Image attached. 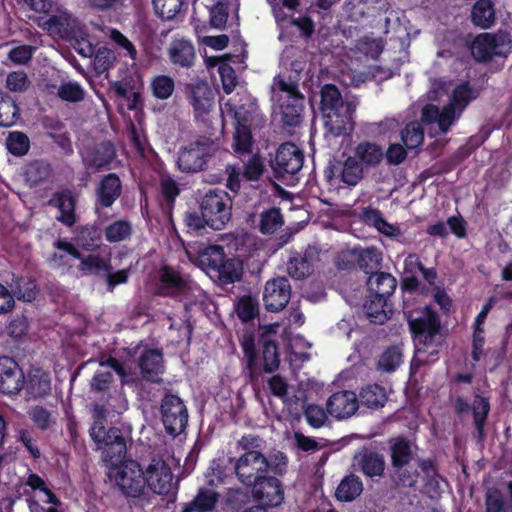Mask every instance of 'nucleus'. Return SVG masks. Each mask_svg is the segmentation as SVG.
<instances>
[{"label":"nucleus","instance_id":"obj_12","mask_svg":"<svg viewBox=\"0 0 512 512\" xmlns=\"http://www.w3.org/2000/svg\"><path fill=\"white\" fill-rule=\"evenodd\" d=\"M145 487L153 493L166 496L173 489V473L169 464L158 458H153L143 469Z\"/></svg>","mask_w":512,"mask_h":512},{"label":"nucleus","instance_id":"obj_14","mask_svg":"<svg viewBox=\"0 0 512 512\" xmlns=\"http://www.w3.org/2000/svg\"><path fill=\"white\" fill-rule=\"evenodd\" d=\"M189 290L187 279L172 266L163 265L159 270L155 295L178 299Z\"/></svg>","mask_w":512,"mask_h":512},{"label":"nucleus","instance_id":"obj_31","mask_svg":"<svg viewBox=\"0 0 512 512\" xmlns=\"http://www.w3.org/2000/svg\"><path fill=\"white\" fill-rule=\"evenodd\" d=\"M225 255L223 246L209 245L197 251L195 262L208 272L215 273L223 262Z\"/></svg>","mask_w":512,"mask_h":512},{"label":"nucleus","instance_id":"obj_48","mask_svg":"<svg viewBox=\"0 0 512 512\" xmlns=\"http://www.w3.org/2000/svg\"><path fill=\"white\" fill-rule=\"evenodd\" d=\"M283 224V216L278 207H271L260 214L259 231L264 235L273 234Z\"/></svg>","mask_w":512,"mask_h":512},{"label":"nucleus","instance_id":"obj_44","mask_svg":"<svg viewBox=\"0 0 512 512\" xmlns=\"http://www.w3.org/2000/svg\"><path fill=\"white\" fill-rule=\"evenodd\" d=\"M235 313L243 322L248 323L259 316V302L251 295H243L235 303Z\"/></svg>","mask_w":512,"mask_h":512},{"label":"nucleus","instance_id":"obj_2","mask_svg":"<svg viewBox=\"0 0 512 512\" xmlns=\"http://www.w3.org/2000/svg\"><path fill=\"white\" fill-rule=\"evenodd\" d=\"M407 322L415 344L416 360L421 364L435 362L442 346L439 314L430 305H426L417 317L409 312Z\"/></svg>","mask_w":512,"mask_h":512},{"label":"nucleus","instance_id":"obj_45","mask_svg":"<svg viewBox=\"0 0 512 512\" xmlns=\"http://www.w3.org/2000/svg\"><path fill=\"white\" fill-rule=\"evenodd\" d=\"M386 400L385 389L378 384L363 387L359 394V401L368 408L383 407Z\"/></svg>","mask_w":512,"mask_h":512},{"label":"nucleus","instance_id":"obj_24","mask_svg":"<svg viewBox=\"0 0 512 512\" xmlns=\"http://www.w3.org/2000/svg\"><path fill=\"white\" fill-rule=\"evenodd\" d=\"M383 147L373 141H360L353 149L352 156L366 169L377 168L384 159Z\"/></svg>","mask_w":512,"mask_h":512},{"label":"nucleus","instance_id":"obj_57","mask_svg":"<svg viewBox=\"0 0 512 512\" xmlns=\"http://www.w3.org/2000/svg\"><path fill=\"white\" fill-rule=\"evenodd\" d=\"M155 13L163 20H172L180 12L183 0H152Z\"/></svg>","mask_w":512,"mask_h":512},{"label":"nucleus","instance_id":"obj_64","mask_svg":"<svg viewBox=\"0 0 512 512\" xmlns=\"http://www.w3.org/2000/svg\"><path fill=\"white\" fill-rule=\"evenodd\" d=\"M248 501V495L240 488L229 489L225 496V505L233 511L242 509Z\"/></svg>","mask_w":512,"mask_h":512},{"label":"nucleus","instance_id":"obj_25","mask_svg":"<svg viewBox=\"0 0 512 512\" xmlns=\"http://www.w3.org/2000/svg\"><path fill=\"white\" fill-rule=\"evenodd\" d=\"M122 194V181L116 173H109L96 188V200L102 208H110Z\"/></svg>","mask_w":512,"mask_h":512},{"label":"nucleus","instance_id":"obj_23","mask_svg":"<svg viewBox=\"0 0 512 512\" xmlns=\"http://www.w3.org/2000/svg\"><path fill=\"white\" fill-rule=\"evenodd\" d=\"M319 260V253L314 247H308L303 253L292 256L287 263L288 274L294 279H305L314 271V265Z\"/></svg>","mask_w":512,"mask_h":512},{"label":"nucleus","instance_id":"obj_59","mask_svg":"<svg viewBox=\"0 0 512 512\" xmlns=\"http://www.w3.org/2000/svg\"><path fill=\"white\" fill-rule=\"evenodd\" d=\"M289 23L291 26L297 28L300 37L304 40H309L314 35L315 23L307 13L299 14L298 16H291Z\"/></svg>","mask_w":512,"mask_h":512},{"label":"nucleus","instance_id":"obj_16","mask_svg":"<svg viewBox=\"0 0 512 512\" xmlns=\"http://www.w3.org/2000/svg\"><path fill=\"white\" fill-rule=\"evenodd\" d=\"M24 386V373L19 364L9 356H0V393L17 395Z\"/></svg>","mask_w":512,"mask_h":512},{"label":"nucleus","instance_id":"obj_34","mask_svg":"<svg viewBox=\"0 0 512 512\" xmlns=\"http://www.w3.org/2000/svg\"><path fill=\"white\" fill-rule=\"evenodd\" d=\"M181 189L178 182L170 174H162L159 178V193L162 207L168 212L174 209Z\"/></svg>","mask_w":512,"mask_h":512},{"label":"nucleus","instance_id":"obj_32","mask_svg":"<svg viewBox=\"0 0 512 512\" xmlns=\"http://www.w3.org/2000/svg\"><path fill=\"white\" fill-rule=\"evenodd\" d=\"M471 22L481 29H489L495 23V7L492 0H477L472 6Z\"/></svg>","mask_w":512,"mask_h":512},{"label":"nucleus","instance_id":"obj_17","mask_svg":"<svg viewBox=\"0 0 512 512\" xmlns=\"http://www.w3.org/2000/svg\"><path fill=\"white\" fill-rule=\"evenodd\" d=\"M116 156L117 152L114 144L109 140H104L82 153V162L86 169L96 172L107 168Z\"/></svg>","mask_w":512,"mask_h":512},{"label":"nucleus","instance_id":"obj_11","mask_svg":"<svg viewBox=\"0 0 512 512\" xmlns=\"http://www.w3.org/2000/svg\"><path fill=\"white\" fill-rule=\"evenodd\" d=\"M510 43L511 40L507 34L482 33L473 40L471 54L477 62L487 63L494 56H505L506 53L501 48Z\"/></svg>","mask_w":512,"mask_h":512},{"label":"nucleus","instance_id":"obj_36","mask_svg":"<svg viewBox=\"0 0 512 512\" xmlns=\"http://www.w3.org/2000/svg\"><path fill=\"white\" fill-rule=\"evenodd\" d=\"M361 472L368 478L382 477L386 468L385 458L374 451H366L359 460Z\"/></svg>","mask_w":512,"mask_h":512},{"label":"nucleus","instance_id":"obj_62","mask_svg":"<svg viewBox=\"0 0 512 512\" xmlns=\"http://www.w3.org/2000/svg\"><path fill=\"white\" fill-rule=\"evenodd\" d=\"M29 418L31 421L38 427L40 430L45 431L51 426V413L48 409L43 406H35L32 407L28 412Z\"/></svg>","mask_w":512,"mask_h":512},{"label":"nucleus","instance_id":"obj_55","mask_svg":"<svg viewBox=\"0 0 512 512\" xmlns=\"http://www.w3.org/2000/svg\"><path fill=\"white\" fill-rule=\"evenodd\" d=\"M233 149L239 155L248 154L252 150L251 127H235Z\"/></svg>","mask_w":512,"mask_h":512},{"label":"nucleus","instance_id":"obj_60","mask_svg":"<svg viewBox=\"0 0 512 512\" xmlns=\"http://www.w3.org/2000/svg\"><path fill=\"white\" fill-rule=\"evenodd\" d=\"M472 99V88L469 82L457 85L452 91L451 103L453 107L463 110Z\"/></svg>","mask_w":512,"mask_h":512},{"label":"nucleus","instance_id":"obj_51","mask_svg":"<svg viewBox=\"0 0 512 512\" xmlns=\"http://www.w3.org/2000/svg\"><path fill=\"white\" fill-rule=\"evenodd\" d=\"M104 234L109 243L121 242L131 236L132 225L127 220H117L105 228Z\"/></svg>","mask_w":512,"mask_h":512},{"label":"nucleus","instance_id":"obj_39","mask_svg":"<svg viewBox=\"0 0 512 512\" xmlns=\"http://www.w3.org/2000/svg\"><path fill=\"white\" fill-rule=\"evenodd\" d=\"M389 298L378 297L375 293H368L364 303V311L372 323L383 324L387 319V307Z\"/></svg>","mask_w":512,"mask_h":512},{"label":"nucleus","instance_id":"obj_58","mask_svg":"<svg viewBox=\"0 0 512 512\" xmlns=\"http://www.w3.org/2000/svg\"><path fill=\"white\" fill-rule=\"evenodd\" d=\"M265 167L259 154H254L244 163L242 177L249 182L259 181L264 173Z\"/></svg>","mask_w":512,"mask_h":512},{"label":"nucleus","instance_id":"obj_13","mask_svg":"<svg viewBox=\"0 0 512 512\" xmlns=\"http://www.w3.org/2000/svg\"><path fill=\"white\" fill-rule=\"evenodd\" d=\"M278 476L272 473L266 474L263 479L250 486L253 498L265 507L275 508L284 501V488Z\"/></svg>","mask_w":512,"mask_h":512},{"label":"nucleus","instance_id":"obj_49","mask_svg":"<svg viewBox=\"0 0 512 512\" xmlns=\"http://www.w3.org/2000/svg\"><path fill=\"white\" fill-rule=\"evenodd\" d=\"M152 95L159 100H167L175 90V81L168 75H156L151 79Z\"/></svg>","mask_w":512,"mask_h":512},{"label":"nucleus","instance_id":"obj_61","mask_svg":"<svg viewBox=\"0 0 512 512\" xmlns=\"http://www.w3.org/2000/svg\"><path fill=\"white\" fill-rule=\"evenodd\" d=\"M327 413V409L315 404H308L304 410L306 421L313 428H320L325 424Z\"/></svg>","mask_w":512,"mask_h":512},{"label":"nucleus","instance_id":"obj_52","mask_svg":"<svg viewBox=\"0 0 512 512\" xmlns=\"http://www.w3.org/2000/svg\"><path fill=\"white\" fill-rule=\"evenodd\" d=\"M381 254L374 247L364 249L358 258V265L365 274L374 275L381 266Z\"/></svg>","mask_w":512,"mask_h":512},{"label":"nucleus","instance_id":"obj_43","mask_svg":"<svg viewBox=\"0 0 512 512\" xmlns=\"http://www.w3.org/2000/svg\"><path fill=\"white\" fill-rule=\"evenodd\" d=\"M472 413L475 429L480 438L484 436V428L490 412L489 399L481 395H475L472 403Z\"/></svg>","mask_w":512,"mask_h":512},{"label":"nucleus","instance_id":"obj_3","mask_svg":"<svg viewBox=\"0 0 512 512\" xmlns=\"http://www.w3.org/2000/svg\"><path fill=\"white\" fill-rule=\"evenodd\" d=\"M287 468V456L278 452L271 460L260 451L244 452L235 463L237 479L246 487L256 484L266 474L283 475Z\"/></svg>","mask_w":512,"mask_h":512},{"label":"nucleus","instance_id":"obj_6","mask_svg":"<svg viewBox=\"0 0 512 512\" xmlns=\"http://www.w3.org/2000/svg\"><path fill=\"white\" fill-rule=\"evenodd\" d=\"M200 210L214 230L225 228L232 217V199L221 189L209 190L202 198Z\"/></svg>","mask_w":512,"mask_h":512},{"label":"nucleus","instance_id":"obj_37","mask_svg":"<svg viewBox=\"0 0 512 512\" xmlns=\"http://www.w3.org/2000/svg\"><path fill=\"white\" fill-rule=\"evenodd\" d=\"M20 119V108L15 98L0 91V127L14 126Z\"/></svg>","mask_w":512,"mask_h":512},{"label":"nucleus","instance_id":"obj_5","mask_svg":"<svg viewBox=\"0 0 512 512\" xmlns=\"http://www.w3.org/2000/svg\"><path fill=\"white\" fill-rule=\"evenodd\" d=\"M218 149L219 146L213 139L207 136H199L196 140L179 149L177 168L183 173L203 171Z\"/></svg>","mask_w":512,"mask_h":512},{"label":"nucleus","instance_id":"obj_33","mask_svg":"<svg viewBox=\"0 0 512 512\" xmlns=\"http://www.w3.org/2000/svg\"><path fill=\"white\" fill-rule=\"evenodd\" d=\"M45 27L50 33L56 34L63 39L75 37V20L67 13L51 15L45 22Z\"/></svg>","mask_w":512,"mask_h":512},{"label":"nucleus","instance_id":"obj_40","mask_svg":"<svg viewBox=\"0 0 512 512\" xmlns=\"http://www.w3.org/2000/svg\"><path fill=\"white\" fill-rule=\"evenodd\" d=\"M214 274L218 277L221 283L233 284L242 278V262L235 257L228 258L225 255L223 262L219 266V269H217Z\"/></svg>","mask_w":512,"mask_h":512},{"label":"nucleus","instance_id":"obj_18","mask_svg":"<svg viewBox=\"0 0 512 512\" xmlns=\"http://www.w3.org/2000/svg\"><path fill=\"white\" fill-rule=\"evenodd\" d=\"M23 389L29 399L38 400L51 394L52 380L48 371L41 367H30L24 374Z\"/></svg>","mask_w":512,"mask_h":512},{"label":"nucleus","instance_id":"obj_26","mask_svg":"<svg viewBox=\"0 0 512 512\" xmlns=\"http://www.w3.org/2000/svg\"><path fill=\"white\" fill-rule=\"evenodd\" d=\"M189 103L192 105L195 116L202 117L208 114L214 102L211 89L205 83L190 84L187 86Z\"/></svg>","mask_w":512,"mask_h":512},{"label":"nucleus","instance_id":"obj_30","mask_svg":"<svg viewBox=\"0 0 512 512\" xmlns=\"http://www.w3.org/2000/svg\"><path fill=\"white\" fill-rule=\"evenodd\" d=\"M390 458L393 469L408 466L413 459V451L409 440L398 436L390 440Z\"/></svg>","mask_w":512,"mask_h":512},{"label":"nucleus","instance_id":"obj_9","mask_svg":"<svg viewBox=\"0 0 512 512\" xmlns=\"http://www.w3.org/2000/svg\"><path fill=\"white\" fill-rule=\"evenodd\" d=\"M115 484L126 497L137 498L143 495L145 480L143 468L137 461L130 460L116 471Z\"/></svg>","mask_w":512,"mask_h":512},{"label":"nucleus","instance_id":"obj_50","mask_svg":"<svg viewBox=\"0 0 512 512\" xmlns=\"http://www.w3.org/2000/svg\"><path fill=\"white\" fill-rule=\"evenodd\" d=\"M401 140L408 150L418 148L424 141V130L421 124L408 123L401 131Z\"/></svg>","mask_w":512,"mask_h":512},{"label":"nucleus","instance_id":"obj_41","mask_svg":"<svg viewBox=\"0 0 512 512\" xmlns=\"http://www.w3.org/2000/svg\"><path fill=\"white\" fill-rule=\"evenodd\" d=\"M366 169L352 156L340 163V181L350 187L356 186L363 178Z\"/></svg>","mask_w":512,"mask_h":512},{"label":"nucleus","instance_id":"obj_28","mask_svg":"<svg viewBox=\"0 0 512 512\" xmlns=\"http://www.w3.org/2000/svg\"><path fill=\"white\" fill-rule=\"evenodd\" d=\"M102 231L97 223L86 224L76 228L74 241L85 251H94L100 247Z\"/></svg>","mask_w":512,"mask_h":512},{"label":"nucleus","instance_id":"obj_35","mask_svg":"<svg viewBox=\"0 0 512 512\" xmlns=\"http://www.w3.org/2000/svg\"><path fill=\"white\" fill-rule=\"evenodd\" d=\"M363 492L362 480L355 474L346 475L338 484L335 497L340 502H352Z\"/></svg>","mask_w":512,"mask_h":512},{"label":"nucleus","instance_id":"obj_46","mask_svg":"<svg viewBox=\"0 0 512 512\" xmlns=\"http://www.w3.org/2000/svg\"><path fill=\"white\" fill-rule=\"evenodd\" d=\"M220 494L215 489L201 487L194 499L189 502L201 512H213L219 502Z\"/></svg>","mask_w":512,"mask_h":512},{"label":"nucleus","instance_id":"obj_53","mask_svg":"<svg viewBox=\"0 0 512 512\" xmlns=\"http://www.w3.org/2000/svg\"><path fill=\"white\" fill-rule=\"evenodd\" d=\"M402 353L396 346L388 347L379 357L377 367L384 372L395 371L402 363Z\"/></svg>","mask_w":512,"mask_h":512},{"label":"nucleus","instance_id":"obj_56","mask_svg":"<svg viewBox=\"0 0 512 512\" xmlns=\"http://www.w3.org/2000/svg\"><path fill=\"white\" fill-rule=\"evenodd\" d=\"M6 146L11 154L15 156H23L29 151L30 140L25 133L14 131L9 133L6 140Z\"/></svg>","mask_w":512,"mask_h":512},{"label":"nucleus","instance_id":"obj_15","mask_svg":"<svg viewBox=\"0 0 512 512\" xmlns=\"http://www.w3.org/2000/svg\"><path fill=\"white\" fill-rule=\"evenodd\" d=\"M291 298V285L287 277H276L266 282L263 292L265 308L270 312L283 310Z\"/></svg>","mask_w":512,"mask_h":512},{"label":"nucleus","instance_id":"obj_10","mask_svg":"<svg viewBox=\"0 0 512 512\" xmlns=\"http://www.w3.org/2000/svg\"><path fill=\"white\" fill-rule=\"evenodd\" d=\"M303 163V151L294 143L287 142L279 146L271 166L276 178L285 179L287 176L296 175Z\"/></svg>","mask_w":512,"mask_h":512},{"label":"nucleus","instance_id":"obj_27","mask_svg":"<svg viewBox=\"0 0 512 512\" xmlns=\"http://www.w3.org/2000/svg\"><path fill=\"white\" fill-rule=\"evenodd\" d=\"M9 286L14 298L22 302L31 303L39 294L37 281L33 277L13 273Z\"/></svg>","mask_w":512,"mask_h":512},{"label":"nucleus","instance_id":"obj_63","mask_svg":"<svg viewBox=\"0 0 512 512\" xmlns=\"http://www.w3.org/2000/svg\"><path fill=\"white\" fill-rule=\"evenodd\" d=\"M218 72L222 81L223 90L230 94L237 86V76L233 67L227 63H222Z\"/></svg>","mask_w":512,"mask_h":512},{"label":"nucleus","instance_id":"obj_54","mask_svg":"<svg viewBox=\"0 0 512 512\" xmlns=\"http://www.w3.org/2000/svg\"><path fill=\"white\" fill-rule=\"evenodd\" d=\"M57 96L66 102L78 103L85 98V90L76 81L63 82L58 87Z\"/></svg>","mask_w":512,"mask_h":512},{"label":"nucleus","instance_id":"obj_22","mask_svg":"<svg viewBox=\"0 0 512 512\" xmlns=\"http://www.w3.org/2000/svg\"><path fill=\"white\" fill-rule=\"evenodd\" d=\"M359 401L353 391L345 390L333 393L327 400V412L337 418L352 416L358 409Z\"/></svg>","mask_w":512,"mask_h":512},{"label":"nucleus","instance_id":"obj_20","mask_svg":"<svg viewBox=\"0 0 512 512\" xmlns=\"http://www.w3.org/2000/svg\"><path fill=\"white\" fill-rule=\"evenodd\" d=\"M138 367L144 380L152 383L160 382V375L164 373L162 351L153 348L144 349L139 356Z\"/></svg>","mask_w":512,"mask_h":512},{"label":"nucleus","instance_id":"obj_19","mask_svg":"<svg viewBox=\"0 0 512 512\" xmlns=\"http://www.w3.org/2000/svg\"><path fill=\"white\" fill-rule=\"evenodd\" d=\"M169 62L178 69L189 70L194 67L197 60L196 49L193 42L185 37L174 38L168 48Z\"/></svg>","mask_w":512,"mask_h":512},{"label":"nucleus","instance_id":"obj_42","mask_svg":"<svg viewBox=\"0 0 512 512\" xmlns=\"http://www.w3.org/2000/svg\"><path fill=\"white\" fill-rule=\"evenodd\" d=\"M304 97H292L281 105L282 122L285 126L296 127L301 123Z\"/></svg>","mask_w":512,"mask_h":512},{"label":"nucleus","instance_id":"obj_7","mask_svg":"<svg viewBox=\"0 0 512 512\" xmlns=\"http://www.w3.org/2000/svg\"><path fill=\"white\" fill-rule=\"evenodd\" d=\"M320 110L329 120L335 119L339 127L345 128L353 123L355 105L344 102L341 93L334 84H325L320 91Z\"/></svg>","mask_w":512,"mask_h":512},{"label":"nucleus","instance_id":"obj_8","mask_svg":"<svg viewBox=\"0 0 512 512\" xmlns=\"http://www.w3.org/2000/svg\"><path fill=\"white\" fill-rule=\"evenodd\" d=\"M161 419L168 435L177 437L187 426L189 413L185 402L177 395L166 390L160 405Z\"/></svg>","mask_w":512,"mask_h":512},{"label":"nucleus","instance_id":"obj_21","mask_svg":"<svg viewBox=\"0 0 512 512\" xmlns=\"http://www.w3.org/2000/svg\"><path fill=\"white\" fill-rule=\"evenodd\" d=\"M49 204L58 209L59 215L56 219L67 227H72L77 222L75 194L70 189L56 191Z\"/></svg>","mask_w":512,"mask_h":512},{"label":"nucleus","instance_id":"obj_47","mask_svg":"<svg viewBox=\"0 0 512 512\" xmlns=\"http://www.w3.org/2000/svg\"><path fill=\"white\" fill-rule=\"evenodd\" d=\"M381 2V0H357L352 6L350 17L356 21L375 18L384 8L376 6Z\"/></svg>","mask_w":512,"mask_h":512},{"label":"nucleus","instance_id":"obj_38","mask_svg":"<svg viewBox=\"0 0 512 512\" xmlns=\"http://www.w3.org/2000/svg\"><path fill=\"white\" fill-rule=\"evenodd\" d=\"M52 174V167L47 161L37 159L25 166L24 175L31 187H36L49 180Z\"/></svg>","mask_w":512,"mask_h":512},{"label":"nucleus","instance_id":"obj_29","mask_svg":"<svg viewBox=\"0 0 512 512\" xmlns=\"http://www.w3.org/2000/svg\"><path fill=\"white\" fill-rule=\"evenodd\" d=\"M366 285L368 293L390 298L396 290L397 280L392 274L379 271L368 277Z\"/></svg>","mask_w":512,"mask_h":512},{"label":"nucleus","instance_id":"obj_1","mask_svg":"<svg viewBox=\"0 0 512 512\" xmlns=\"http://www.w3.org/2000/svg\"><path fill=\"white\" fill-rule=\"evenodd\" d=\"M243 351L245 369L251 381H257L264 373H273L280 366V353L277 344V326L268 325L261 328L257 344L261 349L259 361L254 331L246 330L239 337Z\"/></svg>","mask_w":512,"mask_h":512},{"label":"nucleus","instance_id":"obj_4","mask_svg":"<svg viewBox=\"0 0 512 512\" xmlns=\"http://www.w3.org/2000/svg\"><path fill=\"white\" fill-rule=\"evenodd\" d=\"M89 434L98 449L102 451L104 462L112 466L122 463L126 457L127 446L121 429L117 427L106 429L104 418H97L90 427Z\"/></svg>","mask_w":512,"mask_h":512}]
</instances>
